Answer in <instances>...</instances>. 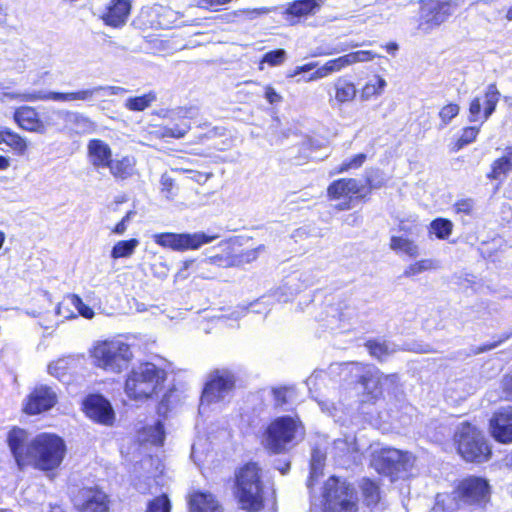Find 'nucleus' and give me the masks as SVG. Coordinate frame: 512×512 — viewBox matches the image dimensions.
I'll list each match as a JSON object with an SVG mask.
<instances>
[{
    "mask_svg": "<svg viewBox=\"0 0 512 512\" xmlns=\"http://www.w3.org/2000/svg\"><path fill=\"white\" fill-rule=\"evenodd\" d=\"M317 66H318V62H310V63L304 64L302 66H297L295 69V75H298L303 72L311 71V70L317 68Z\"/></svg>",
    "mask_w": 512,
    "mask_h": 512,
    "instance_id": "nucleus-62",
    "label": "nucleus"
},
{
    "mask_svg": "<svg viewBox=\"0 0 512 512\" xmlns=\"http://www.w3.org/2000/svg\"><path fill=\"white\" fill-rule=\"evenodd\" d=\"M63 121L64 129L70 134L86 135L96 131V123L84 113L73 110H54L52 112Z\"/></svg>",
    "mask_w": 512,
    "mask_h": 512,
    "instance_id": "nucleus-14",
    "label": "nucleus"
},
{
    "mask_svg": "<svg viewBox=\"0 0 512 512\" xmlns=\"http://www.w3.org/2000/svg\"><path fill=\"white\" fill-rule=\"evenodd\" d=\"M7 441L20 470L33 466L41 471H53L61 465L66 454V444L56 434L41 433L31 438L24 429L13 428Z\"/></svg>",
    "mask_w": 512,
    "mask_h": 512,
    "instance_id": "nucleus-1",
    "label": "nucleus"
},
{
    "mask_svg": "<svg viewBox=\"0 0 512 512\" xmlns=\"http://www.w3.org/2000/svg\"><path fill=\"white\" fill-rule=\"evenodd\" d=\"M74 298L77 300L76 302H78L75 303L74 310H76L82 317L92 319L94 317L93 309L86 305L78 295L74 294Z\"/></svg>",
    "mask_w": 512,
    "mask_h": 512,
    "instance_id": "nucleus-53",
    "label": "nucleus"
},
{
    "mask_svg": "<svg viewBox=\"0 0 512 512\" xmlns=\"http://www.w3.org/2000/svg\"><path fill=\"white\" fill-rule=\"evenodd\" d=\"M127 90L120 86L98 85L77 91L78 102L91 103L100 97H107L126 93Z\"/></svg>",
    "mask_w": 512,
    "mask_h": 512,
    "instance_id": "nucleus-27",
    "label": "nucleus"
},
{
    "mask_svg": "<svg viewBox=\"0 0 512 512\" xmlns=\"http://www.w3.org/2000/svg\"><path fill=\"white\" fill-rule=\"evenodd\" d=\"M265 247L263 245L258 246L255 249L247 250L242 254V259L246 262H251L257 259L260 252H263Z\"/></svg>",
    "mask_w": 512,
    "mask_h": 512,
    "instance_id": "nucleus-58",
    "label": "nucleus"
},
{
    "mask_svg": "<svg viewBox=\"0 0 512 512\" xmlns=\"http://www.w3.org/2000/svg\"><path fill=\"white\" fill-rule=\"evenodd\" d=\"M511 170L512 156L508 155V152L505 150L504 155L493 162L491 172L488 174V178L500 179Z\"/></svg>",
    "mask_w": 512,
    "mask_h": 512,
    "instance_id": "nucleus-40",
    "label": "nucleus"
},
{
    "mask_svg": "<svg viewBox=\"0 0 512 512\" xmlns=\"http://www.w3.org/2000/svg\"><path fill=\"white\" fill-rule=\"evenodd\" d=\"M453 224L450 220L437 218L430 223V231L436 235L438 239H446L452 232Z\"/></svg>",
    "mask_w": 512,
    "mask_h": 512,
    "instance_id": "nucleus-46",
    "label": "nucleus"
},
{
    "mask_svg": "<svg viewBox=\"0 0 512 512\" xmlns=\"http://www.w3.org/2000/svg\"><path fill=\"white\" fill-rule=\"evenodd\" d=\"M503 390L506 393L507 397L512 400V375L504 378Z\"/></svg>",
    "mask_w": 512,
    "mask_h": 512,
    "instance_id": "nucleus-61",
    "label": "nucleus"
},
{
    "mask_svg": "<svg viewBox=\"0 0 512 512\" xmlns=\"http://www.w3.org/2000/svg\"><path fill=\"white\" fill-rule=\"evenodd\" d=\"M387 83L384 78L379 75H374L369 79L360 91V99L368 101L374 96H379L383 93Z\"/></svg>",
    "mask_w": 512,
    "mask_h": 512,
    "instance_id": "nucleus-35",
    "label": "nucleus"
},
{
    "mask_svg": "<svg viewBox=\"0 0 512 512\" xmlns=\"http://www.w3.org/2000/svg\"><path fill=\"white\" fill-rule=\"evenodd\" d=\"M165 439L164 426L161 421H156L152 426H147L143 431V440L154 445H162Z\"/></svg>",
    "mask_w": 512,
    "mask_h": 512,
    "instance_id": "nucleus-42",
    "label": "nucleus"
},
{
    "mask_svg": "<svg viewBox=\"0 0 512 512\" xmlns=\"http://www.w3.org/2000/svg\"><path fill=\"white\" fill-rule=\"evenodd\" d=\"M57 401L56 392L49 386L40 385L28 396L24 411L27 414H39L51 409Z\"/></svg>",
    "mask_w": 512,
    "mask_h": 512,
    "instance_id": "nucleus-18",
    "label": "nucleus"
},
{
    "mask_svg": "<svg viewBox=\"0 0 512 512\" xmlns=\"http://www.w3.org/2000/svg\"><path fill=\"white\" fill-rule=\"evenodd\" d=\"M324 512H357L358 495L354 486L336 476H331L323 489Z\"/></svg>",
    "mask_w": 512,
    "mask_h": 512,
    "instance_id": "nucleus-5",
    "label": "nucleus"
},
{
    "mask_svg": "<svg viewBox=\"0 0 512 512\" xmlns=\"http://www.w3.org/2000/svg\"><path fill=\"white\" fill-rule=\"evenodd\" d=\"M454 208L456 213H463L465 215H470L474 208V201L470 198L458 200L454 204Z\"/></svg>",
    "mask_w": 512,
    "mask_h": 512,
    "instance_id": "nucleus-54",
    "label": "nucleus"
},
{
    "mask_svg": "<svg viewBox=\"0 0 512 512\" xmlns=\"http://www.w3.org/2000/svg\"><path fill=\"white\" fill-rule=\"evenodd\" d=\"M489 496L488 482L475 476L463 479L454 492V500L459 508L482 507L488 502Z\"/></svg>",
    "mask_w": 512,
    "mask_h": 512,
    "instance_id": "nucleus-8",
    "label": "nucleus"
},
{
    "mask_svg": "<svg viewBox=\"0 0 512 512\" xmlns=\"http://www.w3.org/2000/svg\"><path fill=\"white\" fill-rule=\"evenodd\" d=\"M166 371L151 362L140 363L128 373L125 393L133 400L143 401L157 394L166 380Z\"/></svg>",
    "mask_w": 512,
    "mask_h": 512,
    "instance_id": "nucleus-2",
    "label": "nucleus"
},
{
    "mask_svg": "<svg viewBox=\"0 0 512 512\" xmlns=\"http://www.w3.org/2000/svg\"><path fill=\"white\" fill-rule=\"evenodd\" d=\"M136 160L132 156H123L120 159H112L108 167L115 178L122 180L132 177L135 173Z\"/></svg>",
    "mask_w": 512,
    "mask_h": 512,
    "instance_id": "nucleus-33",
    "label": "nucleus"
},
{
    "mask_svg": "<svg viewBox=\"0 0 512 512\" xmlns=\"http://www.w3.org/2000/svg\"><path fill=\"white\" fill-rule=\"evenodd\" d=\"M363 502L372 512H381L387 507L379 484L376 481L364 478L359 484Z\"/></svg>",
    "mask_w": 512,
    "mask_h": 512,
    "instance_id": "nucleus-21",
    "label": "nucleus"
},
{
    "mask_svg": "<svg viewBox=\"0 0 512 512\" xmlns=\"http://www.w3.org/2000/svg\"><path fill=\"white\" fill-rule=\"evenodd\" d=\"M0 143H5L20 155L27 150L26 139L7 127H0Z\"/></svg>",
    "mask_w": 512,
    "mask_h": 512,
    "instance_id": "nucleus-34",
    "label": "nucleus"
},
{
    "mask_svg": "<svg viewBox=\"0 0 512 512\" xmlns=\"http://www.w3.org/2000/svg\"><path fill=\"white\" fill-rule=\"evenodd\" d=\"M358 45L357 44H353V45H344V44H340V45H337L333 50L331 51H321L319 49H317V51H315L312 56L316 57V56H329V55H333V54H338V53H341V52H345L347 51L349 48H353V47H357Z\"/></svg>",
    "mask_w": 512,
    "mask_h": 512,
    "instance_id": "nucleus-56",
    "label": "nucleus"
},
{
    "mask_svg": "<svg viewBox=\"0 0 512 512\" xmlns=\"http://www.w3.org/2000/svg\"><path fill=\"white\" fill-rule=\"evenodd\" d=\"M235 387V376L227 370H215L212 372L205 384L201 396V406L216 403L224 400L230 395Z\"/></svg>",
    "mask_w": 512,
    "mask_h": 512,
    "instance_id": "nucleus-11",
    "label": "nucleus"
},
{
    "mask_svg": "<svg viewBox=\"0 0 512 512\" xmlns=\"http://www.w3.org/2000/svg\"><path fill=\"white\" fill-rule=\"evenodd\" d=\"M1 95H3V97H6L7 100H18V101L26 102L25 99L23 98L24 96H26L25 92L24 93L5 92V93H1Z\"/></svg>",
    "mask_w": 512,
    "mask_h": 512,
    "instance_id": "nucleus-64",
    "label": "nucleus"
},
{
    "mask_svg": "<svg viewBox=\"0 0 512 512\" xmlns=\"http://www.w3.org/2000/svg\"><path fill=\"white\" fill-rule=\"evenodd\" d=\"M286 56V52L283 49H277L274 51L267 52L262 59V62L268 63L271 66L281 64Z\"/></svg>",
    "mask_w": 512,
    "mask_h": 512,
    "instance_id": "nucleus-52",
    "label": "nucleus"
},
{
    "mask_svg": "<svg viewBox=\"0 0 512 512\" xmlns=\"http://www.w3.org/2000/svg\"><path fill=\"white\" fill-rule=\"evenodd\" d=\"M197 115L194 107H178L167 111L165 117L171 121H181L172 127H164L162 129V137L183 138L191 129V125L185 122L186 119H193Z\"/></svg>",
    "mask_w": 512,
    "mask_h": 512,
    "instance_id": "nucleus-16",
    "label": "nucleus"
},
{
    "mask_svg": "<svg viewBox=\"0 0 512 512\" xmlns=\"http://www.w3.org/2000/svg\"><path fill=\"white\" fill-rule=\"evenodd\" d=\"M190 512H223L211 493L195 492L189 500Z\"/></svg>",
    "mask_w": 512,
    "mask_h": 512,
    "instance_id": "nucleus-30",
    "label": "nucleus"
},
{
    "mask_svg": "<svg viewBox=\"0 0 512 512\" xmlns=\"http://www.w3.org/2000/svg\"><path fill=\"white\" fill-rule=\"evenodd\" d=\"M288 389L287 388H277L273 390L275 404L277 406H282L287 402L286 395Z\"/></svg>",
    "mask_w": 512,
    "mask_h": 512,
    "instance_id": "nucleus-59",
    "label": "nucleus"
},
{
    "mask_svg": "<svg viewBox=\"0 0 512 512\" xmlns=\"http://www.w3.org/2000/svg\"><path fill=\"white\" fill-rule=\"evenodd\" d=\"M331 372H335L336 370H340L343 372H356L359 374L360 383L364 387V390L372 396V398H377L381 392L383 387L382 381V372L371 366H364L359 363H344L330 367Z\"/></svg>",
    "mask_w": 512,
    "mask_h": 512,
    "instance_id": "nucleus-12",
    "label": "nucleus"
},
{
    "mask_svg": "<svg viewBox=\"0 0 512 512\" xmlns=\"http://www.w3.org/2000/svg\"><path fill=\"white\" fill-rule=\"evenodd\" d=\"M88 154L92 165L99 168H108L112 161V151L107 143L100 139H92L88 143Z\"/></svg>",
    "mask_w": 512,
    "mask_h": 512,
    "instance_id": "nucleus-26",
    "label": "nucleus"
},
{
    "mask_svg": "<svg viewBox=\"0 0 512 512\" xmlns=\"http://www.w3.org/2000/svg\"><path fill=\"white\" fill-rule=\"evenodd\" d=\"M478 133V127L472 126L464 128L461 137L458 139L456 143L457 150L462 149L464 146L472 143L476 139Z\"/></svg>",
    "mask_w": 512,
    "mask_h": 512,
    "instance_id": "nucleus-49",
    "label": "nucleus"
},
{
    "mask_svg": "<svg viewBox=\"0 0 512 512\" xmlns=\"http://www.w3.org/2000/svg\"><path fill=\"white\" fill-rule=\"evenodd\" d=\"M437 268H438V265L434 260L423 259V260L417 261V262L409 265L404 271V276L411 277V276L418 275L422 272L437 269Z\"/></svg>",
    "mask_w": 512,
    "mask_h": 512,
    "instance_id": "nucleus-47",
    "label": "nucleus"
},
{
    "mask_svg": "<svg viewBox=\"0 0 512 512\" xmlns=\"http://www.w3.org/2000/svg\"><path fill=\"white\" fill-rule=\"evenodd\" d=\"M364 185L361 181L349 178L339 179L332 182L327 189L328 196L331 199H347L351 200L353 195L361 193Z\"/></svg>",
    "mask_w": 512,
    "mask_h": 512,
    "instance_id": "nucleus-23",
    "label": "nucleus"
},
{
    "mask_svg": "<svg viewBox=\"0 0 512 512\" xmlns=\"http://www.w3.org/2000/svg\"><path fill=\"white\" fill-rule=\"evenodd\" d=\"M383 386H394L398 382L397 374L384 375L382 373Z\"/></svg>",
    "mask_w": 512,
    "mask_h": 512,
    "instance_id": "nucleus-63",
    "label": "nucleus"
},
{
    "mask_svg": "<svg viewBox=\"0 0 512 512\" xmlns=\"http://www.w3.org/2000/svg\"><path fill=\"white\" fill-rule=\"evenodd\" d=\"M80 512H108L107 495L100 490H87Z\"/></svg>",
    "mask_w": 512,
    "mask_h": 512,
    "instance_id": "nucleus-32",
    "label": "nucleus"
},
{
    "mask_svg": "<svg viewBox=\"0 0 512 512\" xmlns=\"http://www.w3.org/2000/svg\"><path fill=\"white\" fill-rule=\"evenodd\" d=\"M500 96L496 84L488 85L483 103L480 97H475L471 101L469 106V121L477 122L482 119V123L485 122L495 111Z\"/></svg>",
    "mask_w": 512,
    "mask_h": 512,
    "instance_id": "nucleus-13",
    "label": "nucleus"
},
{
    "mask_svg": "<svg viewBox=\"0 0 512 512\" xmlns=\"http://www.w3.org/2000/svg\"><path fill=\"white\" fill-rule=\"evenodd\" d=\"M171 503L167 495H160L148 503L146 512H170Z\"/></svg>",
    "mask_w": 512,
    "mask_h": 512,
    "instance_id": "nucleus-48",
    "label": "nucleus"
},
{
    "mask_svg": "<svg viewBox=\"0 0 512 512\" xmlns=\"http://www.w3.org/2000/svg\"><path fill=\"white\" fill-rule=\"evenodd\" d=\"M390 247L395 252L404 253L410 257H416L418 255L417 245L407 238L393 236L391 238Z\"/></svg>",
    "mask_w": 512,
    "mask_h": 512,
    "instance_id": "nucleus-41",
    "label": "nucleus"
},
{
    "mask_svg": "<svg viewBox=\"0 0 512 512\" xmlns=\"http://www.w3.org/2000/svg\"><path fill=\"white\" fill-rule=\"evenodd\" d=\"M324 462L325 454L319 449H314L311 456L310 476L307 483L309 488L313 485L314 479L318 478L322 474Z\"/></svg>",
    "mask_w": 512,
    "mask_h": 512,
    "instance_id": "nucleus-43",
    "label": "nucleus"
},
{
    "mask_svg": "<svg viewBox=\"0 0 512 512\" xmlns=\"http://www.w3.org/2000/svg\"><path fill=\"white\" fill-rule=\"evenodd\" d=\"M330 75H331V73L329 71V68H328L327 64L325 63L320 67L317 66V69L309 76L307 81L308 82L316 81L319 79L326 78Z\"/></svg>",
    "mask_w": 512,
    "mask_h": 512,
    "instance_id": "nucleus-57",
    "label": "nucleus"
},
{
    "mask_svg": "<svg viewBox=\"0 0 512 512\" xmlns=\"http://www.w3.org/2000/svg\"><path fill=\"white\" fill-rule=\"evenodd\" d=\"M301 277L291 276L287 278L271 296L277 301L287 303L292 300L297 293L308 286V283L300 284Z\"/></svg>",
    "mask_w": 512,
    "mask_h": 512,
    "instance_id": "nucleus-28",
    "label": "nucleus"
},
{
    "mask_svg": "<svg viewBox=\"0 0 512 512\" xmlns=\"http://www.w3.org/2000/svg\"><path fill=\"white\" fill-rule=\"evenodd\" d=\"M460 107L457 104L450 103L444 106L440 112L439 117L442 121V126H446L450 121L459 114Z\"/></svg>",
    "mask_w": 512,
    "mask_h": 512,
    "instance_id": "nucleus-50",
    "label": "nucleus"
},
{
    "mask_svg": "<svg viewBox=\"0 0 512 512\" xmlns=\"http://www.w3.org/2000/svg\"><path fill=\"white\" fill-rule=\"evenodd\" d=\"M376 56L377 55L372 51L359 50L356 52L345 54L338 58L328 60L326 64L329 68L330 73L333 74L336 72H340L344 68L351 66L355 63L371 61Z\"/></svg>",
    "mask_w": 512,
    "mask_h": 512,
    "instance_id": "nucleus-25",
    "label": "nucleus"
},
{
    "mask_svg": "<svg viewBox=\"0 0 512 512\" xmlns=\"http://www.w3.org/2000/svg\"><path fill=\"white\" fill-rule=\"evenodd\" d=\"M260 469L256 463H248L236 474V496L240 507L257 512L263 505Z\"/></svg>",
    "mask_w": 512,
    "mask_h": 512,
    "instance_id": "nucleus-3",
    "label": "nucleus"
},
{
    "mask_svg": "<svg viewBox=\"0 0 512 512\" xmlns=\"http://www.w3.org/2000/svg\"><path fill=\"white\" fill-rule=\"evenodd\" d=\"M157 99L154 92H149L142 96L131 97L125 101V108L129 111L140 112L148 108Z\"/></svg>",
    "mask_w": 512,
    "mask_h": 512,
    "instance_id": "nucleus-38",
    "label": "nucleus"
},
{
    "mask_svg": "<svg viewBox=\"0 0 512 512\" xmlns=\"http://www.w3.org/2000/svg\"><path fill=\"white\" fill-rule=\"evenodd\" d=\"M457 449L468 462L482 463L490 458L491 450L481 431L469 423H461L455 433Z\"/></svg>",
    "mask_w": 512,
    "mask_h": 512,
    "instance_id": "nucleus-7",
    "label": "nucleus"
},
{
    "mask_svg": "<svg viewBox=\"0 0 512 512\" xmlns=\"http://www.w3.org/2000/svg\"><path fill=\"white\" fill-rule=\"evenodd\" d=\"M73 361L74 359L71 357L60 358L49 364L48 372L50 375L61 380L67 374V371L70 369Z\"/></svg>",
    "mask_w": 512,
    "mask_h": 512,
    "instance_id": "nucleus-45",
    "label": "nucleus"
},
{
    "mask_svg": "<svg viewBox=\"0 0 512 512\" xmlns=\"http://www.w3.org/2000/svg\"><path fill=\"white\" fill-rule=\"evenodd\" d=\"M490 430L495 440L512 443V406L500 408L490 419Z\"/></svg>",
    "mask_w": 512,
    "mask_h": 512,
    "instance_id": "nucleus-19",
    "label": "nucleus"
},
{
    "mask_svg": "<svg viewBox=\"0 0 512 512\" xmlns=\"http://www.w3.org/2000/svg\"><path fill=\"white\" fill-rule=\"evenodd\" d=\"M319 9L320 2L317 0H296L288 5L285 14L288 20L295 21L315 14Z\"/></svg>",
    "mask_w": 512,
    "mask_h": 512,
    "instance_id": "nucleus-31",
    "label": "nucleus"
},
{
    "mask_svg": "<svg viewBox=\"0 0 512 512\" xmlns=\"http://www.w3.org/2000/svg\"><path fill=\"white\" fill-rule=\"evenodd\" d=\"M93 363L111 373H120L127 368L133 354L130 346L121 340L98 342L91 350Z\"/></svg>",
    "mask_w": 512,
    "mask_h": 512,
    "instance_id": "nucleus-4",
    "label": "nucleus"
},
{
    "mask_svg": "<svg viewBox=\"0 0 512 512\" xmlns=\"http://www.w3.org/2000/svg\"><path fill=\"white\" fill-rule=\"evenodd\" d=\"M77 300L74 298V294L66 295L61 302L58 303L56 307V314L61 316L63 319H72L76 318L74 305Z\"/></svg>",
    "mask_w": 512,
    "mask_h": 512,
    "instance_id": "nucleus-44",
    "label": "nucleus"
},
{
    "mask_svg": "<svg viewBox=\"0 0 512 512\" xmlns=\"http://www.w3.org/2000/svg\"><path fill=\"white\" fill-rule=\"evenodd\" d=\"M333 91L328 93L329 104L333 108H340L344 104L352 102L357 96L355 84L344 77H339L333 82Z\"/></svg>",
    "mask_w": 512,
    "mask_h": 512,
    "instance_id": "nucleus-20",
    "label": "nucleus"
},
{
    "mask_svg": "<svg viewBox=\"0 0 512 512\" xmlns=\"http://www.w3.org/2000/svg\"><path fill=\"white\" fill-rule=\"evenodd\" d=\"M13 119L21 129L39 134H45L51 126L49 117L42 120L36 109L30 106L17 108Z\"/></svg>",
    "mask_w": 512,
    "mask_h": 512,
    "instance_id": "nucleus-17",
    "label": "nucleus"
},
{
    "mask_svg": "<svg viewBox=\"0 0 512 512\" xmlns=\"http://www.w3.org/2000/svg\"><path fill=\"white\" fill-rule=\"evenodd\" d=\"M135 214L136 212L133 210L128 211L126 215L121 219V221L116 224L112 232L117 235H123L127 230L128 223L131 221Z\"/></svg>",
    "mask_w": 512,
    "mask_h": 512,
    "instance_id": "nucleus-55",
    "label": "nucleus"
},
{
    "mask_svg": "<svg viewBox=\"0 0 512 512\" xmlns=\"http://www.w3.org/2000/svg\"><path fill=\"white\" fill-rule=\"evenodd\" d=\"M303 436L304 427L298 419L282 416L276 418L267 427L263 444L270 452L277 454L283 452L293 440Z\"/></svg>",
    "mask_w": 512,
    "mask_h": 512,
    "instance_id": "nucleus-6",
    "label": "nucleus"
},
{
    "mask_svg": "<svg viewBox=\"0 0 512 512\" xmlns=\"http://www.w3.org/2000/svg\"><path fill=\"white\" fill-rule=\"evenodd\" d=\"M379 461L383 472L392 475L401 470H406L408 455L400 450L387 448L381 451Z\"/></svg>",
    "mask_w": 512,
    "mask_h": 512,
    "instance_id": "nucleus-24",
    "label": "nucleus"
},
{
    "mask_svg": "<svg viewBox=\"0 0 512 512\" xmlns=\"http://www.w3.org/2000/svg\"><path fill=\"white\" fill-rule=\"evenodd\" d=\"M366 160V155L364 153L357 154L353 156L350 160L344 161L338 168V172L342 173L348 171L349 169H356L362 166L364 161Z\"/></svg>",
    "mask_w": 512,
    "mask_h": 512,
    "instance_id": "nucleus-51",
    "label": "nucleus"
},
{
    "mask_svg": "<svg viewBox=\"0 0 512 512\" xmlns=\"http://www.w3.org/2000/svg\"><path fill=\"white\" fill-rule=\"evenodd\" d=\"M86 415L93 421L110 426L115 420V413L111 403L102 395L92 394L84 400Z\"/></svg>",
    "mask_w": 512,
    "mask_h": 512,
    "instance_id": "nucleus-15",
    "label": "nucleus"
},
{
    "mask_svg": "<svg viewBox=\"0 0 512 512\" xmlns=\"http://www.w3.org/2000/svg\"><path fill=\"white\" fill-rule=\"evenodd\" d=\"M333 449L335 454L339 457L351 456L359 452L356 440L354 437H346L344 439H337L334 441Z\"/></svg>",
    "mask_w": 512,
    "mask_h": 512,
    "instance_id": "nucleus-39",
    "label": "nucleus"
},
{
    "mask_svg": "<svg viewBox=\"0 0 512 512\" xmlns=\"http://www.w3.org/2000/svg\"><path fill=\"white\" fill-rule=\"evenodd\" d=\"M265 98L270 104H275L282 100V97L272 87L266 88Z\"/></svg>",
    "mask_w": 512,
    "mask_h": 512,
    "instance_id": "nucleus-60",
    "label": "nucleus"
},
{
    "mask_svg": "<svg viewBox=\"0 0 512 512\" xmlns=\"http://www.w3.org/2000/svg\"><path fill=\"white\" fill-rule=\"evenodd\" d=\"M26 96L23 98L26 102H36V101H48L52 100L55 102L61 103H72L78 102L77 100V91L72 92H54V91H32L25 92Z\"/></svg>",
    "mask_w": 512,
    "mask_h": 512,
    "instance_id": "nucleus-29",
    "label": "nucleus"
},
{
    "mask_svg": "<svg viewBox=\"0 0 512 512\" xmlns=\"http://www.w3.org/2000/svg\"><path fill=\"white\" fill-rule=\"evenodd\" d=\"M451 13L452 7L446 0H421L417 29L429 34L446 22Z\"/></svg>",
    "mask_w": 512,
    "mask_h": 512,
    "instance_id": "nucleus-10",
    "label": "nucleus"
},
{
    "mask_svg": "<svg viewBox=\"0 0 512 512\" xmlns=\"http://www.w3.org/2000/svg\"><path fill=\"white\" fill-rule=\"evenodd\" d=\"M217 234H206L202 231L194 233H160L154 235L156 244L175 251L197 250L205 244L216 240Z\"/></svg>",
    "mask_w": 512,
    "mask_h": 512,
    "instance_id": "nucleus-9",
    "label": "nucleus"
},
{
    "mask_svg": "<svg viewBox=\"0 0 512 512\" xmlns=\"http://www.w3.org/2000/svg\"><path fill=\"white\" fill-rule=\"evenodd\" d=\"M366 346L369 353L380 361L385 360L396 351V346L386 341H368Z\"/></svg>",
    "mask_w": 512,
    "mask_h": 512,
    "instance_id": "nucleus-36",
    "label": "nucleus"
},
{
    "mask_svg": "<svg viewBox=\"0 0 512 512\" xmlns=\"http://www.w3.org/2000/svg\"><path fill=\"white\" fill-rule=\"evenodd\" d=\"M139 245L136 238L118 241L111 250L113 259L128 258L132 256Z\"/></svg>",
    "mask_w": 512,
    "mask_h": 512,
    "instance_id": "nucleus-37",
    "label": "nucleus"
},
{
    "mask_svg": "<svg viewBox=\"0 0 512 512\" xmlns=\"http://www.w3.org/2000/svg\"><path fill=\"white\" fill-rule=\"evenodd\" d=\"M130 11L131 3L129 0H111L106 13L102 16V20L108 26L120 28L127 22Z\"/></svg>",
    "mask_w": 512,
    "mask_h": 512,
    "instance_id": "nucleus-22",
    "label": "nucleus"
}]
</instances>
